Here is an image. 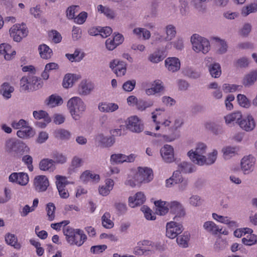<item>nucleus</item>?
<instances>
[{"mask_svg": "<svg viewBox=\"0 0 257 257\" xmlns=\"http://www.w3.org/2000/svg\"><path fill=\"white\" fill-rule=\"evenodd\" d=\"M63 231L67 242L71 245L81 246L87 239V236L80 229L67 226L63 228Z\"/></svg>", "mask_w": 257, "mask_h": 257, "instance_id": "f257e3e1", "label": "nucleus"}, {"mask_svg": "<svg viewBox=\"0 0 257 257\" xmlns=\"http://www.w3.org/2000/svg\"><path fill=\"white\" fill-rule=\"evenodd\" d=\"M67 106L73 118L79 120L86 109V105L79 97H73L67 102Z\"/></svg>", "mask_w": 257, "mask_h": 257, "instance_id": "f03ea898", "label": "nucleus"}, {"mask_svg": "<svg viewBox=\"0 0 257 257\" xmlns=\"http://www.w3.org/2000/svg\"><path fill=\"white\" fill-rule=\"evenodd\" d=\"M190 42L193 50L197 53L202 52L203 54H205L210 49L209 40L198 34H194L191 36Z\"/></svg>", "mask_w": 257, "mask_h": 257, "instance_id": "7ed1b4c3", "label": "nucleus"}, {"mask_svg": "<svg viewBox=\"0 0 257 257\" xmlns=\"http://www.w3.org/2000/svg\"><path fill=\"white\" fill-rule=\"evenodd\" d=\"M5 150L8 153H27L29 148L23 142L11 139L6 142Z\"/></svg>", "mask_w": 257, "mask_h": 257, "instance_id": "20e7f679", "label": "nucleus"}, {"mask_svg": "<svg viewBox=\"0 0 257 257\" xmlns=\"http://www.w3.org/2000/svg\"><path fill=\"white\" fill-rule=\"evenodd\" d=\"M206 149L205 144L199 143L197 144L195 151L191 150L188 152V156L193 163L199 165L203 162L202 159L206 154Z\"/></svg>", "mask_w": 257, "mask_h": 257, "instance_id": "39448f33", "label": "nucleus"}, {"mask_svg": "<svg viewBox=\"0 0 257 257\" xmlns=\"http://www.w3.org/2000/svg\"><path fill=\"white\" fill-rule=\"evenodd\" d=\"M10 35L16 42H20L23 38L27 36L28 31L24 24H17L10 30Z\"/></svg>", "mask_w": 257, "mask_h": 257, "instance_id": "423d86ee", "label": "nucleus"}, {"mask_svg": "<svg viewBox=\"0 0 257 257\" xmlns=\"http://www.w3.org/2000/svg\"><path fill=\"white\" fill-rule=\"evenodd\" d=\"M153 178V171L147 168H138V172L136 174L135 179L138 183H146L150 182Z\"/></svg>", "mask_w": 257, "mask_h": 257, "instance_id": "0eeeda50", "label": "nucleus"}, {"mask_svg": "<svg viewBox=\"0 0 257 257\" xmlns=\"http://www.w3.org/2000/svg\"><path fill=\"white\" fill-rule=\"evenodd\" d=\"M55 178L56 180V185L60 196L62 198H67L69 196V194L68 190L65 189V187L67 185L69 184L70 182L65 176L56 175Z\"/></svg>", "mask_w": 257, "mask_h": 257, "instance_id": "6e6552de", "label": "nucleus"}, {"mask_svg": "<svg viewBox=\"0 0 257 257\" xmlns=\"http://www.w3.org/2000/svg\"><path fill=\"white\" fill-rule=\"evenodd\" d=\"M49 186L48 178L45 175H38L35 177L33 180L34 190L39 193L46 191Z\"/></svg>", "mask_w": 257, "mask_h": 257, "instance_id": "1a4fd4ad", "label": "nucleus"}, {"mask_svg": "<svg viewBox=\"0 0 257 257\" xmlns=\"http://www.w3.org/2000/svg\"><path fill=\"white\" fill-rule=\"evenodd\" d=\"M184 230L183 225L176 221H170L166 225V236L170 238H174Z\"/></svg>", "mask_w": 257, "mask_h": 257, "instance_id": "9d476101", "label": "nucleus"}, {"mask_svg": "<svg viewBox=\"0 0 257 257\" xmlns=\"http://www.w3.org/2000/svg\"><path fill=\"white\" fill-rule=\"evenodd\" d=\"M127 128L132 132L139 133L144 130V124L142 121L136 115L127 118L126 121Z\"/></svg>", "mask_w": 257, "mask_h": 257, "instance_id": "9b49d317", "label": "nucleus"}, {"mask_svg": "<svg viewBox=\"0 0 257 257\" xmlns=\"http://www.w3.org/2000/svg\"><path fill=\"white\" fill-rule=\"evenodd\" d=\"M183 123V119L181 118H177L175 119L173 126L170 128L171 131V134L169 135H164V139L168 142H172L179 138V135L176 132L178 128H180Z\"/></svg>", "mask_w": 257, "mask_h": 257, "instance_id": "f8f14e48", "label": "nucleus"}, {"mask_svg": "<svg viewBox=\"0 0 257 257\" xmlns=\"http://www.w3.org/2000/svg\"><path fill=\"white\" fill-rule=\"evenodd\" d=\"M255 159L251 156L244 157L241 161V169L244 174H248L253 170Z\"/></svg>", "mask_w": 257, "mask_h": 257, "instance_id": "ddd939ff", "label": "nucleus"}, {"mask_svg": "<svg viewBox=\"0 0 257 257\" xmlns=\"http://www.w3.org/2000/svg\"><path fill=\"white\" fill-rule=\"evenodd\" d=\"M160 154L163 160L166 163L174 161V152L173 147L169 145H165L160 150Z\"/></svg>", "mask_w": 257, "mask_h": 257, "instance_id": "4468645a", "label": "nucleus"}, {"mask_svg": "<svg viewBox=\"0 0 257 257\" xmlns=\"http://www.w3.org/2000/svg\"><path fill=\"white\" fill-rule=\"evenodd\" d=\"M136 158V155L132 154L126 156L122 154H113L110 157V162L115 164H121L124 162H133Z\"/></svg>", "mask_w": 257, "mask_h": 257, "instance_id": "2eb2a0df", "label": "nucleus"}, {"mask_svg": "<svg viewBox=\"0 0 257 257\" xmlns=\"http://www.w3.org/2000/svg\"><path fill=\"white\" fill-rule=\"evenodd\" d=\"M238 125L241 129L246 131L250 132L252 131L255 127V120L251 115H248L246 117L242 118Z\"/></svg>", "mask_w": 257, "mask_h": 257, "instance_id": "dca6fc26", "label": "nucleus"}, {"mask_svg": "<svg viewBox=\"0 0 257 257\" xmlns=\"http://www.w3.org/2000/svg\"><path fill=\"white\" fill-rule=\"evenodd\" d=\"M170 211L176 214L174 219L178 221V218L183 217L185 215V210L182 205L177 201H172L169 204Z\"/></svg>", "mask_w": 257, "mask_h": 257, "instance_id": "f3484780", "label": "nucleus"}, {"mask_svg": "<svg viewBox=\"0 0 257 257\" xmlns=\"http://www.w3.org/2000/svg\"><path fill=\"white\" fill-rule=\"evenodd\" d=\"M95 141L101 147L108 148L113 145L115 139L112 137H106L102 134H99L96 136Z\"/></svg>", "mask_w": 257, "mask_h": 257, "instance_id": "a211bd4d", "label": "nucleus"}, {"mask_svg": "<svg viewBox=\"0 0 257 257\" xmlns=\"http://www.w3.org/2000/svg\"><path fill=\"white\" fill-rule=\"evenodd\" d=\"M165 66L169 71L175 72L180 69V62L176 57H169L165 60Z\"/></svg>", "mask_w": 257, "mask_h": 257, "instance_id": "6ab92c4d", "label": "nucleus"}, {"mask_svg": "<svg viewBox=\"0 0 257 257\" xmlns=\"http://www.w3.org/2000/svg\"><path fill=\"white\" fill-rule=\"evenodd\" d=\"M146 200V197L144 194L142 192H138L136 194L135 197H130L128 198V203L130 207L134 208L138 205H142Z\"/></svg>", "mask_w": 257, "mask_h": 257, "instance_id": "aec40b11", "label": "nucleus"}, {"mask_svg": "<svg viewBox=\"0 0 257 257\" xmlns=\"http://www.w3.org/2000/svg\"><path fill=\"white\" fill-rule=\"evenodd\" d=\"M39 169L44 171H53L55 169L54 162L50 159L46 158L41 160L39 164Z\"/></svg>", "mask_w": 257, "mask_h": 257, "instance_id": "412c9836", "label": "nucleus"}, {"mask_svg": "<svg viewBox=\"0 0 257 257\" xmlns=\"http://www.w3.org/2000/svg\"><path fill=\"white\" fill-rule=\"evenodd\" d=\"M164 30L166 34L165 36V42L171 41L176 37L177 31L174 25L172 24L168 25L165 27Z\"/></svg>", "mask_w": 257, "mask_h": 257, "instance_id": "4be33fe9", "label": "nucleus"}, {"mask_svg": "<svg viewBox=\"0 0 257 257\" xmlns=\"http://www.w3.org/2000/svg\"><path fill=\"white\" fill-rule=\"evenodd\" d=\"M169 203L167 202L162 201L161 200H158L155 202V205L156 206V213L157 214L160 215H164L168 212V207L169 205Z\"/></svg>", "mask_w": 257, "mask_h": 257, "instance_id": "5701e85b", "label": "nucleus"}, {"mask_svg": "<svg viewBox=\"0 0 257 257\" xmlns=\"http://www.w3.org/2000/svg\"><path fill=\"white\" fill-rule=\"evenodd\" d=\"M14 91V87L8 82L3 83L0 88V93L6 99H9L11 97V93Z\"/></svg>", "mask_w": 257, "mask_h": 257, "instance_id": "b1692460", "label": "nucleus"}, {"mask_svg": "<svg viewBox=\"0 0 257 257\" xmlns=\"http://www.w3.org/2000/svg\"><path fill=\"white\" fill-rule=\"evenodd\" d=\"M63 103L62 98L58 95L52 94L45 100L46 104L50 107H55Z\"/></svg>", "mask_w": 257, "mask_h": 257, "instance_id": "393cba45", "label": "nucleus"}, {"mask_svg": "<svg viewBox=\"0 0 257 257\" xmlns=\"http://www.w3.org/2000/svg\"><path fill=\"white\" fill-rule=\"evenodd\" d=\"M5 241L6 243L17 249H20L21 247V245L20 243L18 242L17 237L14 234L8 233L5 235Z\"/></svg>", "mask_w": 257, "mask_h": 257, "instance_id": "a878e982", "label": "nucleus"}, {"mask_svg": "<svg viewBox=\"0 0 257 257\" xmlns=\"http://www.w3.org/2000/svg\"><path fill=\"white\" fill-rule=\"evenodd\" d=\"M93 84L90 82H82L78 88V93L81 95H87L93 89Z\"/></svg>", "mask_w": 257, "mask_h": 257, "instance_id": "bb28decb", "label": "nucleus"}, {"mask_svg": "<svg viewBox=\"0 0 257 257\" xmlns=\"http://www.w3.org/2000/svg\"><path fill=\"white\" fill-rule=\"evenodd\" d=\"M38 50L40 57L44 59H50L53 55L52 49L46 44L40 45L39 46Z\"/></svg>", "mask_w": 257, "mask_h": 257, "instance_id": "cd10ccee", "label": "nucleus"}, {"mask_svg": "<svg viewBox=\"0 0 257 257\" xmlns=\"http://www.w3.org/2000/svg\"><path fill=\"white\" fill-rule=\"evenodd\" d=\"M242 117L241 113L239 111H236L225 116L224 119L227 124L234 122L238 124V122L240 121Z\"/></svg>", "mask_w": 257, "mask_h": 257, "instance_id": "c85d7f7f", "label": "nucleus"}, {"mask_svg": "<svg viewBox=\"0 0 257 257\" xmlns=\"http://www.w3.org/2000/svg\"><path fill=\"white\" fill-rule=\"evenodd\" d=\"M99 179V175L93 174L89 171H85L80 176V179L84 183H87L89 181L98 182Z\"/></svg>", "mask_w": 257, "mask_h": 257, "instance_id": "c756f323", "label": "nucleus"}, {"mask_svg": "<svg viewBox=\"0 0 257 257\" xmlns=\"http://www.w3.org/2000/svg\"><path fill=\"white\" fill-rule=\"evenodd\" d=\"M208 68L210 74L212 77L217 78L221 74V69L220 64L218 63H214L208 65Z\"/></svg>", "mask_w": 257, "mask_h": 257, "instance_id": "7c9ffc66", "label": "nucleus"}, {"mask_svg": "<svg viewBox=\"0 0 257 257\" xmlns=\"http://www.w3.org/2000/svg\"><path fill=\"white\" fill-rule=\"evenodd\" d=\"M118 108V105L114 103H101L98 106V109L101 112H112Z\"/></svg>", "mask_w": 257, "mask_h": 257, "instance_id": "2f4dec72", "label": "nucleus"}, {"mask_svg": "<svg viewBox=\"0 0 257 257\" xmlns=\"http://www.w3.org/2000/svg\"><path fill=\"white\" fill-rule=\"evenodd\" d=\"M34 134L32 128L29 125L18 131L17 133L18 137L22 139H28L33 137Z\"/></svg>", "mask_w": 257, "mask_h": 257, "instance_id": "473e14b6", "label": "nucleus"}, {"mask_svg": "<svg viewBox=\"0 0 257 257\" xmlns=\"http://www.w3.org/2000/svg\"><path fill=\"white\" fill-rule=\"evenodd\" d=\"M257 79V71H252L245 75L242 83L245 87L252 85Z\"/></svg>", "mask_w": 257, "mask_h": 257, "instance_id": "72a5a7b5", "label": "nucleus"}, {"mask_svg": "<svg viewBox=\"0 0 257 257\" xmlns=\"http://www.w3.org/2000/svg\"><path fill=\"white\" fill-rule=\"evenodd\" d=\"M51 160L54 162V164H63L67 162V157L62 153L57 151L53 152L51 155Z\"/></svg>", "mask_w": 257, "mask_h": 257, "instance_id": "f704fd0d", "label": "nucleus"}, {"mask_svg": "<svg viewBox=\"0 0 257 257\" xmlns=\"http://www.w3.org/2000/svg\"><path fill=\"white\" fill-rule=\"evenodd\" d=\"M190 234L185 232L180 236H177L176 241L178 244L182 247L186 248L188 246V242L190 239Z\"/></svg>", "mask_w": 257, "mask_h": 257, "instance_id": "c9c22d12", "label": "nucleus"}, {"mask_svg": "<svg viewBox=\"0 0 257 257\" xmlns=\"http://www.w3.org/2000/svg\"><path fill=\"white\" fill-rule=\"evenodd\" d=\"M217 156V151L215 150H213L211 153H209L208 157L206 158L205 156L202 159V163L199 164L200 166L204 165H210L213 164L216 161Z\"/></svg>", "mask_w": 257, "mask_h": 257, "instance_id": "e433bc0d", "label": "nucleus"}, {"mask_svg": "<svg viewBox=\"0 0 257 257\" xmlns=\"http://www.w3.org/2000/svg\"><path fill=\"white\" fill-rule=\"evenodd\" d=\"M31 91L38 89L42 87L43 82L40 78L33 76H29Z\"/></svg>", "mask_w": 257, "mask_h": 257, "instance_id": "4c0bfd02", "label": "nucleus"}, {"mask_svg": "<svg viewBox=\"0 0 257 257\" xmlns=\"http://www.w3.org/2000/svg\"><path fill=\"white\" fill-rule=\"evenodd\" d=\"M203 227L206 231L213 235H216L217 234L218 226L213 221H208L204 222Z\"/></svg>", "mask_w": 257, "mask_h": 257, "instance_id": "58836bf2", "label": "nucleus"}, {"mask_svg": "<svg viewBox=\"0 0 257 257\" xmlns=\"http://www.w3.org/2000/svg\"><path fill=\"white\" fill-rule=\"evenodd\" d=\"M97 10L99 12L103 14L108 19H112L115 17L114 11L109 7L99 5L97 6Z\"/></svg>", "mask_w": 257, "mask_h": 257, "instance_id": "ea45409f", "label": "nucleus"}, {"mask_svg": "<svg viewBox=\"0 0 257 257\" xmlns=\"http://www.w3.org/2000/svg\"><path fill=\"white\" fill-rule=\"evenodd\" d=\"M178 169L180 170V172L189 173L195 171V167L191 163L183 162L178 165Z\"/></svg>", "mask_w": 257, "mask_h": 257, "instance_id": "a19ab883", "label": "nucleus"}, {"mask_svg": "<svg viewBox=\"0 0 257 257\" xmlns=\"http://www.w3.org/2000/svg\"><path fill=\"white\" fill-rule=\"evenodd\" d=\"M33 115L35 118L37 119H43L44 121L47 122H50L51 121L48 113L44 110H35L33 112Z\"/></svg>", "mask_w": 257, "mask_h": 257, "instance_id": "79ce46f5", "label": "nucleus"}, {"mask_svg": "<svg viewBox=\"0 0 257 257\" xmlns=\"http://www.w3.org/2000/svg\"><path fill=\"white\" fill-rule=\"evenodd\" d=\"M173 45L174 47L178 50H182L184 47V40L181 37H178L176 40L168 43L166 46V48L171 47V45Z\"/></svg>", "mask_w": 257, "mask_h": 257, "instance_id": "37998d69", "label": "nucleus"}, {"mask_svg": "<svg viewBox=\"0 0 257 257\" xmlns=\"http://www.w3.org/2000/svg\"><path fill=\"white\" fill-rule=\"evenodd\" d=\"M110 218V214L108 212H105L101 217L102 226L107 229L111 228L114 226V223Z\"/></svg>", "mask_w": 257, "mask_h": 257, "instance_id": "c03bdc74", "label": "nucleus"}, {"mask_svg": "<svg viewBox=\"0 0 257 257\" xmlns=\"http://www.w3.org/2000/svg\"><path fill=\"white\" fill-rule=\"evenodd\" d=\"M20 86L21 91H31L29 77H23L20 80Z\"/></svg>", "mask_w": 257, "mask_h": 257, "instance_id": "a18cd8bd", "label": "nucleus"}, {"mask_svg": "<svg viewBox=\"0 0 257 257\" xmlns=\"http://www.w3.org/2000/svg\"><path fill=\"white\" fill-rule=\"evenodd\" d=\"M71 136L70 132L65 129H60L55 132L56 138L62 140H69Z\"/></svg>", "mask_w": 257, "mask_h": 257, "instance_id": "49530a36", "label": "nucleus"}, {"mask_svg": "<svg viewBox=\"0 0 257 257\" xmlns=\"http://www.w3.org/2000/svg\"><path fill=\"white\" fill-rule=\"evenodd\" d=\"M185 75L192 79H197L201 76V73L190 67H186L183 71Z\"/></svg>", "mask_w": 257, "mask_h": 257, "instance_id": "de8ad7c7", "label": "nucleus"}, {"mask_svg": "<svg viewBox=\"0 0 257 257\" xmlns=\"http://www.w3.org/2000/svg\"><path fill=\"white\" fill-rule=\"evenodd\" d=\"M223 158L225 159H229L232 156H234L236 152V148L231 147H226L222 149Z\"/></svg>", "mask_w": 257, "mask_h": 257, "instance_id": "09e8293b", "label": "nucleus"}, {"mask_svg": "<svg viewBox=\"0 0 257 257\" xmlns=\"http://www.w3.org/2000/svg\"><path fill=\"white\" fill-rule=\"evenodd\" d=\"M80 51L76 50L73 54H66L65 56L71 62H80L83 58V54L79 56Z\"/></svg>", "mask_w": 257, "mask_h": 257, "instance_id": "8fccbe9b", "label": "nucleus"}, {"mask_svg": "<svg viewBox=\"0 0 257 257\" xmlns=\"http://www.w3.org/2000/svg\"><path fill=\"white\" fill-rule=\"evenodd\" d=\"M256 12H257V3H253L243 7L241 10V14L243 16H246L250 13Z\"/></svg>", "mask_w": 257, "mask_h": 257, "instance_id": "3c124183", "label": "nucleus"}, {"mask_svg": "<svg viewBox=\"0 0 257 257\" xmlns=\"http://www.w3.org/2000/svg\"><path fill=\"white\" fill-rule=\"evenodd\" d=\"M162 51H158L152 54L149 57V60L153 63H158L162 61L165 58V56L163 54Z\"/></svg>", "mask_w": 257, "mask_h": 257, "instance_id": "603ef678", "label": "nucleus"}, {"mask_svg": "<svg viewBox=\"0 0 257 257\" xmlns=\"http://www.w3.org/2000/svg\"><path fill=\"white\" fill-rule=\"evenodd\" d=\"M227 242L225 240L219 238L216 240L214 244V249L216 252H219L226 248Z\"/></svg>", "mask_w": 257, "mask_h": 257, "instance_id": "864d4df0", "label": "nucleus"}, {"mask_svg": "<svg viewBox=\"0 0 257 257\" xmlns=\"http://www.w3.org/2000/svg\"><path fill=\"white\" fill-rule=\"evenodd\" d=\"M126 64L125 62L120 61L116 69L114 70V72L117 76H123L126 73Z\"/></svg>", "mask_w": 257, "mask_h": 257, "instance_id": "5fc2aeb1", "label": "nucleus"}, {"mask_svg": "<svg viewBox=\"0 0 257 257\" xmlns=\"http://www.w3.org/2000/svg\"><path fill=\"white\" fill-rule=\"evenodd\" d=\"M55 206L53 203H49L46 206L47 215L49 221H52L55 218Z\"/></svg>", "mask_w": 257, "mask_h": 257, "instance_id": "6e6d98bb", "label": "nucleus"}, {"mask_svg": "<svg viewBox=\"0 0 257 257\" xmlns=\"http://www.w3.org/2000/svg\"><path fill=\"white\" fill-rule=\"evenodd\" d=\"M214 39L216 41L219 42L218 48L217 49V53L219 54H223L225 53L227 51L228 46L226 42L224 40H221L219 38H215Z\"/></svg>", "mask_w": 257, "mask_h": 257, "instance_id": "4d7b16f0", "label": "nucleus"}, {"mask_svg": "<svg viewBox=\"0 0 257 257\" xmlns=\"http://www.w3.org/2000/svg\"><path fill=\"white\" fill-rule=\"evenodd\" d=\"M82 160L77 156H75L72 160L71 165L69 168V173L74 172V169L80 167L82 165Z\"/></svg>", "mask_w": 257, "mask_h": 257, "instance_id": "13d9d810", "label": "nucleus"}, {"mask_svg": "<svg viewBox=\"0 0 257 257\" xmlns=\"http://www.w3.org/2000/svg\"><path fill=\"white\" fill-rule=\"evenodd\" d=\"M74 81V75L71 74H66L63 79V86L65 88H69L73 85Z\"/></svg>", "mask_w": 257, "mask_h": 257, "instance_id": "bf43d9fd", "label": "nucleus"}, {"mask_svg": "<svg viewBox=\"0 0 257 257\" xmlns=\"http://www.w3.org/2000/svg\"><path fill=\"white\" fill-rule=\"evenodd\" d=\"M239 104L244 107L248 108L250 106V103L247 97L243 94H239L237 96Z\"/></svg>", "mask_w": 257, "mask_h": 257, "instance_id": "052dcab7", "label": "nucleus"}, {"mask_svg": "<svg viewBox=\"0 0 257 257\" xmlns=\"http://www.w3.org/2000/svg\"><path fill=\"white\" fill-rule=\"evenodd\" d=\"M152 87L156 93L162 92L165 90L163 82L160 80L154 81L152 84Z\"/></svg>", "mask_w": 257, "mask_h": 257, "instance_id": "680f3d73", "label": "nucleus"}, {"mask_svg": "<svg viewBox=\"0 0 257 257\" xmlns=\"http://www.w3.org/2000/svg\"><path fill=\"white\" fill-rule=\"evenodd\" d=\"M153 105L152 101H146L139 100L137 103V108L141 111L144 110L146 108L151 107Z\"/></svg>", "mask_w": 257, "mask_h": 257, "instance_id": "e2e57ef3", "label": "nucleus"}, {"mask_svg": "<svg viewBox=\"0 0 257 257\" xmlns=\"http://www.w3.org/2000/svg\"><path fill=\"white\" fill-rule=\"evenodd\" d=\"M28 125H29L28 122L23 119H20L19 121H14L12 123V126L14 129H19V130Z\"/></svg>", "mask_w": 257, "mask_h": 257, "instance_id": "0e129e2a", "label": "nucleus"}, {"mask_svg": "<svg viewBox=\"0 0 257 257\" xmlns=\"http://www.w3.org/2000/svg\"><path fill=\"white\" fill-rule=\"evenodd\" d=\"M239 85L225 83L222 85V90L225 93L235 92L239 87Z\"/></svg>", "mask_w": 257, "mask_h": 257, "instance_id": "69168bd1", "label": "nucleus"}, {"mask_svg": "<svg viewBox=\"0 0 257 257\" xmlns=\"http://www.w3.org/2000/svg\"><path fill=\"white\" fill-rule=\"evenodd\" d=\"M29 182V177L27 173L21 172L19 173L18 184L24 186L28 184Z\"/></svg>", "mask_w": 257, "mask_h": 257, "instance_id": "338daca9", "label": "nucleus"}, {"mask_svg": "<svg viewBox=\"0 0 257 257\" xmlns=\"http://www.w3.org/2000/svg\"><path fill=\"white\" fill-rule=\"evenodd\" d=\"M136 84L135 80H128L124 83L122 88L126 91H131L134 89Z\"/></svg>", "mask_w": 257, "mask_h": 257, "instance_id": "774afa93", "label": "nucleus"}]
</instances>
